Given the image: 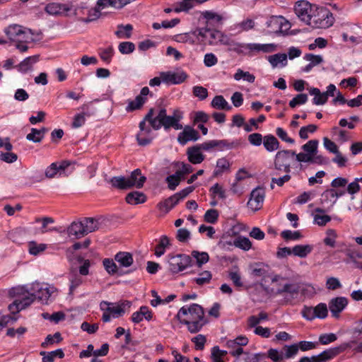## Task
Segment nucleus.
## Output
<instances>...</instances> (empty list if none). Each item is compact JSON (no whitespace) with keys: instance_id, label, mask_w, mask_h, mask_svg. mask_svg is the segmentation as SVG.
<instances>
[{"instance_id":"nucleus-38","label":"nucleus","mask_w":362,"mask_h":362,"mask_svg":"<svg viewBox=\"0 0 362 362\" xmlns=\"http://www.w3.org/2000/svg\"><path fill=\"white\" fill-rule=\"evenodd\" d=\"M309 93L310 95L315 96L313 100V103L316 105H324L328 100L327 96L324 94V92L321 93L320 89L317 88H310L309 89Z\"/></svg>"},{"instance_id":"nucleus-49","label":"nucleus","mask_w":362,"mask_h":362,"mask_svg":"<svg viewBox=\"0 0 362 362\" xmlns=\"http://www.w3.org/2000/svg\"><path fill=\"white\" fill-rule=\"evenodd\" d=\"M145 103L146 101H144L143 98L137 95L134 100L129 102L128 105L126 107V110L127 112H132L136 110H139Z\"/></svg>"},{"instance_id":"nucleus-23","label":"nucleus","mask_w":362,"mask_h":362,"mask_svg":"<svg viewBox=\"0 0 362 362\" xmlns=\"http://www.w3.org/2000/svg\"><path fill=\"white\" fill-rule=\"evenodd\" d=\"M348 300L344 297L332 298L329 303V310L334 317H339V313L346 308Z\"/></svg>"},{"instance_id":"nucleus-48","label":"nucleus","mask_w":362,"mask_h":362,"mask_svg":"<svg viewBox=\"0 0 362 362\" xmlns=\"http://www.w3.org/2000/svg\"><path fill=\"white\" fill-rule=\"evenodd\" d=\"M64 10L62 5L57 3L49 4L45 7L46 12L53 16L62 14L64 13Z\"/></svg>"},{"instance_id":"nucleus-42","label":"nucleus","mask_w":362,"mask_h":362,"mask_svg":"<svg viewBox=\"0 0 362 362\" xmlns=\"http://www.w3.org/2000/svg\"><path fill=\"white\" fill-rule=\"evenodd\" d=\"M110 183L112 187L119 189L131 188V185L128 184L127 177L123 176L113 177L110 180Z\"/></svg>"},{"instance_id":"nucleus-24","label":"nucleus","mask_w":362,"mask_h":362,"mask_svg":"<svg viewBox=\"0 0 362 362\" xmlns=\"http://www.w3.org/2000/svg\"><path fill=\"white\" fill-rule=\"evenodd\" d=\"M343 196V192L335 191L334 189L329 188L325 190L321 194V203L329 204L332 207L337 202L338 198Z\"/></svg>"},{"instance_id":"nucleus-11","label":"nucleus","mask_w":362,"mask_h":362,"mask_svg":"<svg viewBox=\"0 0 362 362\" xmlns=\"http://www.w3.org/2000/svg\"><path fill=\"white\" fill-rule=\"evenodd\" d=\"M193 34L197 37H201V41L204 44L216 45L221 41L222 37L221 32L215 28H204L195 30Z\"/></svg>"},{"instance_id":"nucleus-37","label":"nucleus","mask_w":362,"mask_h":362,"mask_svg":"<svg viewBox=\"0 0 362 362\" xmlns=\"http://www.w3.org/2000/svg\"><path fill=\"white\" fill-rule=\"evenodd\" d=\"M348 185V180L344 177H338L334 178L330 184L331 188L335 191L343 192V196L346 193V187Z\"/></svg>"},{"instance_id":"nucleus-17","label":"nucleus","mask_w":362,"mask_h":362,"mask_svg":"<svg viewBox=\"0 0 362 362\" xmlns=\"http://www.w3.org/2000/svg\"><path fill=\"white\" fill-rule=\"evenodd\" d=\"M139 132L136 134V140L138 144L140 146H146L149 144L153 138L151 136V134L152 132V128L150 124H146V122L142 120L140 122L139 125Z\"/></svg>"},{"instance_id":"nucleus-6","label":"nucleus","mask_w":362,"mask_h":362,"mask_svg":"<svg viewBox=\"0 0 362 362\" xmlns=\"http://www.w3.org/2000/svg\"><path fill=\"white\" fill-rule=\"evenodd\" d=\"M250 275L256 279H261V284H267L268 279L272 283H279V285L285 280L284 277L279 275H272L269 267L262 262H255L250 264Z\"/></svg>"},{"instance_id":"nucleus-18","label":"nucleus","mask_w":362,"mask_h":362,"mask_svg":"<svg viewBox=\"0 0 362 362\" xmlns=\"http://www.w3.org/2000/svg\"><path fill=\"white\" fill-rule=\"evenodd\" d=\"M183 117V113L178 109L173 110V114L171 116H168L161 124L165 130L170 128H173L176 130L182 129V125L180 123V120Z\"/></svg>"},{"instance_id":"nucleus-43","label":"nucleus","mask_w":362,"mask_h":362,"mask_svg":"<svg viewBox=\"0 0 362 362\" xmlns=\"http://www.w3.org/2000/svg\"><path fill=\"white\" fill-rule=\"evenodd\" d=\"M180 200L181 199H180L178 194L176 193L166 199L163 202L160 203L159 206L160 209L165 208L166 211H169L175 205H177Z\"/></svg>"},{"instance_id":"nucleus-51","label":"nucleus","mask_w":362,"mask_h":362,"mask_svg":"<svg viewBox=\"0 0 362 362\" xmlns=\"http://www.w3.org/2000/svg\"><path fill=\"white\" fill-rule=\"evenodd\" d=\"M248 343V339L245 336H239L233 340H229L227 341V346L228 348L235 349L236 346L241 347L245 346Z\"/></svg>"},{"instance_id":"nucleus-20","label":"nucleus","mask_w":362,"mask_h":362,"mask_svg":"<svg viewBox=\"0 0 362 362\" xmlns=\"http://www.w3.org/2000/svg\"><path fill=\"white\" fill-rule=\"evenodd\" d=\"M267 26L274 33H282L289 28V23L282 16H272L267 22Z\"/></svg>"},{"instance_id":"nucleus-50","label":"nucleus","mask_w":362,"mask_h":362,"mask_svg":"<svg viewBox=\"0 0 362 362\" xmlns=\"http://www.w3.org/2000/svg\"><path fill=\"white\" fill-rule=\"evenodd\" d=\"M268 319L267 313L264 312H261L259 313L258 316L252 315L247 320V323L249 327H256L258 324L261 322L262 320H265Z\"/></svg>"},{"instance_id":"nucleus-41","label":"nucleus","mask_w":362,"mask_h":362,"mask_svg":"<svg viewBox=\"0 0 362 362\" xmlns=\"http://www.w3.org/2000/svg\"><path fill=\"white\" fill-rule=\"evenodd\" d=\"M40 355L43 356L42 362H54L55 358H62L64 356V354L61 349L50 352L42 351Z\"/></svg>"},{"instance_id":"nucleus-22","label":"nucleus","mask_w":362,"mask_h":362,"mask_svg":"<svg viewBox=\"0 0 362 362\" xmlns=\"http://www.w3.org/2000/svg\"><path fill=\"white\" fill-rule=\"evenodd\" d=\"M67 258L69 262L73 264H82V265L79 267V273L83 276H86L89 273V267H90V261L88 259H84L80 255H76L73 250H69L66 255Z\"/></svg>"},{"instance_id":"nucleus-2","label":"nucleus","mask_w":362,"mask_h":362,"mask_svg":"<svg viewBox=\"0 0 362 362\" xmlns=\"http://www.w3.org/2000/svg\"><path fill=\"white\" fill-rule=\"evenodd\" d=\"M101 226L100 218L84 217L73 221L67 228L66 233L70 238L76 240L98 230Z\"/></svg>"},{"instance_id":"nucleus-47","label":"nucleus","mask_w":362,"mask_h":362,"mask_svg":"<svg viewBox=\"0 0 362 362\" xmlns=\"http://www.w3.org/2000/svg\"><path fill=\"white\" fill-rule=\"evenodd\" d=\"M299 293L305 298H311L316 293V291L311 284H299Z\"/></svg>"},{"instance_id":"nucleus-40","label":"nucleus","mask_w":362,"mask_h":362,"mask_svg":"<svg viewBox=\"0 0 362 362\" xmlns=\"http://www.w3.org/2000/svg\"><path fill=\"white\" fill-rule=\"evenodd\" d=\"M268 61L271 65L274 68L279 64L281 66H285L287 64V55L286 54H275L268 57Z\"/></svg>"},{"instance_id":"nucleus-58","label":"nucleus","mask_w":362,"mask_h":362,"mask_svg":"<svg viewBox=\"0 0 362 362\" xmlns=\"http://www.w3.org/2000/svg\"><path fill=\"white\" fill-rule=\"evenodd\" d=\"M211 192L212 196L215 197L218 196L220 199H224L226 198V191L221 185L218 183L214 185L209 189Z\"/></svg>"},{"instance_id":"nucleus-14","label":"nucleus","mask_w":362,"mask_h":362,"mask_svg":"<svg viewBox=\"0 0 362 362\" xmlns=\"http://www.w3.org/2000/svg\"><path fill=\"white\" fill-rule=\"evenodd\" d=\"M265 197L264 189L257 187L251 192L250 198L247 202V206L252 210L256 211L262 206Z\"/></svg>"},{"instance_id":"nucleus-59","label":"nucleus","mask_w":362,"mask_h":362,"mask_svg":"<svg viewBox=\"0 0 362 362\" xmlns=\"http://www.w3.org/2000/svg\"><path fill=\"white\" fill-rule=\"evenodd\" d=\"M8 238L18 245H21L23 241V234L21 228H16L8 233Z\"/></svg>"},{"instance_id":"nucleus-39","label":"nucleus","mask_w":362,"mask_h":362,"mask_svg":"<svg viewBox=\"0 0 362 362\" xmlns=\"http://www.w3.org/2000/svg\"><path fill=\"white\" fill-rule=\"evenodd\" d=\"M211 105L218 110H230L232 107L222 95H216L211 101Z\"/></svg>"},{"instance_id":"nucleus-28","label":"nucleus","mask_w":362,"mask_h":362,"mask_svg":"<svg viewBox=\"0 0 362 362\" xmlns=\"http://www.w3.org/2000/svg\"><path fill=\"white\" fill-rule=\"evenodd\" d=\"M129 185H131L132 187H136L138 189L141 188L146 180V177L141 175L140 169L137 168L132 172L130 176L127 177Z\"/></svg>"},{"instance_id":"nucleus-54","label":"nucleus","mask_w":362,"mask_h":362,"mask_svg":"<svg viewBox=\"0 0 362 362\" xmlns=\"http://www.w3.org/2000/svg\"><path fill=\"white\" fill-rule=\"evenodd\" d=\"M291 177L288 174H285L284 176H273L271 180L270 187L274 189V185L276 184L279 187H282L286 182L291 180Z\"/></svg>"},{"instance_id":"nucleus-32","label":"nucleus","mask_w":362,"mask_h":362,"mask_svg":"<svg viewBox=\"0 0 362 362\" xmlns=\"http://www.w3.org/2000/svg\"><path fill=\"white\" fill-rule=\"evenodd\" d=\"M263 145L265 149L269 152H273L280 147L279 141L272 134H267L264 136Z\"/></svg>"},{"instance_id":"nucleus-30","label":"nucleus","mask_w":362,"mask_h":362,"mask_svg":"<svg viewBox=\"0 0 362 362\" xmlns=\"http://www.w3.org/2000/svg\"><path fill=\"white\" fill-rule=\"evenodd\" d=\"M42 38V34L41 32L24 28V52L28 49V46L25 44L39 42Z\"/></svg>"},{"instance_id":"nucleus-63","label":"nucleus","mask_w":362,"mask_h":362,"mask_svg":"<svg viewBox=\"0 0 362 362\" xmlns=\"http://www.w3.org/2000/svg\"><path fill=\"white\" fill-rule=\"evenodd\" d=\"M308 100V95L305 93L298 94L290 102L289 106L292 108L296 105L305 104Z\"/></svg>"},{"instance_id":"nucleus-7","label":"nucleus","mask_w":362,"mask_h":362,"mask_svg":"<svg viewBox=\"0 0 362 362\" xmlns=\"http://www.w3.org/2000/svg\"><path fill=\"white\" fill-rule=\"evenodd\" d=\"M131 302L124 300L117 303H108L103 301L100 303V309L103 311L102 319L104 322H107L110 321L111 317L117 318L122 316L126 310V308H129Z\"/></svg>"},{"instance_id":"nucleus-3","label":"nucleus","mask_w":362,"mask_h":362,"mask_svg":"<svg viewBox=\"0 0 362 362\" xmlns=\"http://www.w3.org/2000/svg\"><path fill=\"white\" fill-rule=\"evenodd\" d=\"M56 291L54 287H44L38 282L24 285V309L36 299L47 303L49 298Z\"/></svg>"},{"instance_id":"nucleus-45","label":"nucleus","mask_w":362,"mask_h":362,"mask_svg":"<svg viewBox=\"0 0 362 362\" xmlns=\"http://www.w3.org/2000/svg\"><path fill=\"white\" fill-rule=\"evenodd\" d=\"M325 211L321 208L315 209V212L319 213V214L315 215L314 220L319 226H325L327 224V223L331 221V218L329 216L320 214L325 213Z\"/></svg>"},{"instance_id":"nucleus-25","label":"nucleus","mask_w":362,"mask_h":362,"mask_svg":"<svg viewBox=\"0 0 362 362\" xmlns=\"http://www.w3.org/2000/svg\"><path fill=\"white\" fill-rule=\"evenodd\" d=\"M240 47L249 49L251 52L264 53L272 52L276 50V45L274 44H257V43H248V44H239Z\"/></svg>"},{"instance_id":"nucleus-34","label":"nucleus","mask_w":362,"mask_h":362,"mask_svg":"<svg viewBox=\"0 0 362 362\" xmlns=\"http://www.w3.org/2000/svg\"><path fill=\"white\" fill-rule=\"evenodd\" d=\"M230 168V163L228 160L226 158H221L216 161V169L214 170L213 176H221L224 172L229 171Z\"/></svg>"},{"instance_id":"nucleus-61","label":"nucleus","mask_w":362,"mask_h":362,"mask_svg":"<svg viewBox=\"0 0 362 362\" xmlns=\"http://www.w3.org/2000/svg\"><path fill=\"white\" fill-rule=\"evenodd\" d=\"M337 238V233L334 230H328L327 232V237L324 239V243L325 245L330 247H334L336 246L339 247V245H335V239Z\"/></svg>"},{"instance_id":"nucleus-46","label":"nucleus","mask_w":362,"mask_h":362,"mask_svg":"<svg viewBox=\"0 0 362 362\" xmlns=\"http://www.w3.org/2000/svg\"><path fill=\"white\" fill-rule=\"evenodd\" d=\"M346 255L356 264L358 267L362 268V250H346Z\"/></svg>"},{"instance_id":"nucleus-35","label":"nucleus","mask_w":362,"mask_h":362,"mask_svg":"<svg viewBox=\"0 0 362 362\" xmlns=\"http://www.w3.org/2000/svg\"><path fill=\"white\" fill-rule=\"evenodd\" d=\"M115 259L124 267H130L134 262L132 255L127 252H119L115 256Z\"/></svg>"},{"instance_id":"nucleus-33","label":"nucleus","mask_w":362,"mask_h":362,"mask_svg":"<svg viewBox=\"0 0 362 362\" xmlns=\"http://www.w3.org/2000/svg\"><path fill=\"white\" fill-rule=\"evenodd\" d=\"M125 199L128 204L136 205L144 203L146 201V197L143 192L134 191L127 194Z\"/></svg>"},{"instance_id":"nucleus-26","label":"nucleus","mask_w":362,"mask_h":362,"mask_svg":"<svg viewBox=\"0 0 362 362\" xmlns=\"http://www.w3.org/2000/svg\"><path fill=\"white\" fill-rule=\"evenodd\" d=\"M160 77L162 78V81L164 83L170 84H180L185 81V80L187 78V75L184 72L177 74L168 71L161 72Z\"/></svg>"},{"instance_id":"nucleus-29","label":"nucleus","mask_w":362,"mask_h":362,"mask_svg":"<svg viewBox=\"0 0 362 362\" xmlns=\"http://www.w3.org/2000/svg\"><path fill=\"white\" fill-rule=\"evenodd\" d=\"M187 155L189 161L192 164H199L205 158V156L201 153V149L197 145L188 148Z\"/></svg>"},{"instance_id":"nucleus-15","label":"nucleus","mask_w":362,"mask_h":362,"mask_svg":"<svg viewBox=\"0 0 362 362\" xmlns=\"http://www.w3.org/2000/svg\"><path fill=\"white\" fill-rule=\"evenodd\" d=\"M4 33L8 38L16 42V47L23 52V43L20 37L23 35V26L18 24H12L4 29Z\"/></svg>"},{"instance_id":"nucleus-4","label":"nucleus","mask_w":362,"mask_h":362,"mask_svg":"<svg viewBox=\"0 0 362 362\" xmlns=\"http://www.w3.org/2000/svg\"><path fill=\"white\" fill-rule=\"evenodd\" d=\"M296 152L292 150L279 151L274 157L273 176H279L281 173L288 174L291 173V160Z\"/></svg>"},{"instance_id":"nucleus-8","label":"nucleus","mask_w":362,"mask_h":362,"mask_svg":"<svg viewBox=\"0 0 362 362\" xmlns=\"http://www.w3.org/2000/svg\"><path fill=\"white\" fill-rule=\"evenodd\" d=\"M355 343V341L344 342L338 346L327 349L317 356H312V362H327L347 349L351 348Z\"/></svg>"},{"instance_id":"nucleus-27","label":"nucleus","mask_w":362,"mask_h":362,"mask_svg":"<svg viewBox=\"0 0 362 362\" xmlns=\"http://www.w3.org/2000/svg\"><path fill=\"white\" fill-rule=\"evenodd\" d=\"M202 17L206 20V28H218L222 24L223 17L211 11H205L202 13Z\"/></svg>"},{"instance_id":"nucleus-52","label":"nucleus","mask_w":362,"mask_h":362,"mask_svg":"<svg viewBox=\"0 0 362 362\" xmlns=\"http://www.w3.org/2000/svg\"><path fill=\"white\" fill-rule=\"evenodd\" d=\"M113 54L114 49L112 46L105 49H100L99 50V56L100 59L107 63H110L111 62Z\"/></svg>"},{"instance_id":"nucleus-44","label":"nucleus","mask_w":362,"mask_h":362,"mask_svg":"<svg viewBox=\"0 0 362 362\" xmlns=\"http://www.w3.org/2000/svg\"><path fill=\"white\" fill-rule=\"evenodd\" d=\"M133 26L131 24H127L126 25H119L117 26V30L115 32V35L119 38H130L132 36V31Z\"/></svg>"},{"instance_id":"nucleus-57","label":"nucleus","mask_w":362,"mask_h":362,"mask_svg":"<svg viewBox=\"0 0 362 362\" xmlns=\"http://www.w3.org/2000/svg\"><path fill=\"white\" fill-rule=\"evenodd\" d=\"M62 340L59 332H56L54 335L49 334L47 336L44 342L42 343L43 348H47L49 345L53 344L54 343H59Z\"/></svg>"},{"instance_id":"nucleus-9","label":"nucleus","mask_w":362,"mask_h":362,"mask_svg":"<svg viewBox=\"0 0 362 362\" xmlns=\"http://www.w3.org/2000/svg\"><path fill=\"white\" fill-rule=\"evenodd\" d=\"M168 263L170 270L173 273H178L191 266L192 259L185 254L171 255Z\"/></svg>"},{"instance_id":"nucleus-62","label":"nucleus","mask_w":362,"mask_h":362,"mask_svg":"<svg viewBox=\"0 0 362 362\" xmlns=\"http://www.w3.org/2000/svg\"><path fill=\"white\" fill-rule=\"evenodd\" d=\"M267 357L273 362H282L284 356L276 349H270L267 351Z\"/></svg>"},{"instance_id":"nucleus-64","label":"nucleus","mask_w":362,"mask_h":362,"mask_svg":"<svg viewBox=\"0 0 362 362\" xmlns=\"http://www.w3.org/2000/svg\"><path fill=\"white\" fill-rule=\"evenodd\" d=\"M316 313V317L324 319L327 316L328 310L327 306L325 303H320L317 306L314 307Z\"/></svg>"},{"instance_id":"nucleus-10","label":"nucleus","mask_w":362,"mask_h":362,"mask_svg":"<svg viewBox=\"0 0 362 362\" xmlns=\"http://www.w3.org/2000/svg\"><path fill=\"white\" fill-rule=\"evenodd\" d=\"M316 6L306 1H298L294 7L295 13L300 21L309 25Z\"/></svg>"},{"instance_id":"nucleus-55","label":"nucleus","mask_w":362,"mask_h":362,"mask_svg":"<svg viewBox=\"0 0 362 362\" xmlns=\"http://www.w3.org/2000/svg\"><path fill=\"white\" fill-rule=\"evenodd\" d=\"M317 140H310L306 144L302 146V149L308 153L315 155L317 152Z\"/></svg>"},{"instance_id":"nucleus-5","label":"nucleus","mask_w":362,"mask_h":362,"mask_svg":"<svg viewBox=\"0 0 362 362\" xmlns=\"http://www.w3.org/2000/svg\"><path fill=\"white\" fill-rule=\"evenodd\" d=\"M335 18L326 7L316 6L310 26L313 28L326 29L333 25Z\"/></svg>"},{"instance_id":"nucleus-56","label":"nucleus","mask_w":362,"mask_h":362,"mask_svg":"<svg viewBox=\"0 0 362 362\" xmlns=\"http://www.w3.org/2000/svg\"><path fill=\"white\" fill-rule=\"evenodd\" d=\"M218 212L216 209H209L204 214V221L207 223L214 224L217 222L218 218Z\"/></svg>"},{"instance_id":"nucleus-53","label":"nucleus","mask_w":362,"mask_h":362,"mask_svg":"<svg viewBox=\"0 0 362 362\" xmlns=\"http://www.w3.org/2000/svg\"><path fill=\"white\" fill-rule=\"evenodd\" d=\"M103 264L105 269L110 275H114L117 272L118 268L115 262L112 259H104Z\"/></svg>"},{"instance_id":"nucleus-12","label":"nucleus","mask_w":362,"mask_h":362,"mask_svg":"<svg viewBox=\"0 0 362 362\" xmlns=\"http://www.w3.org/2000/svg\"><path fill=\"white\" fill-rule=\"evenodd\" d=\"M8 310L12 315L0 314V330L6 327L10 322L16 321L19 316H16L21 310H23L22 300L18 298L9 305Z\"/></svg>"},{"instance_id":"nucleus-60","label":"nucleus","mask_w":362,"mask_h":362,"mask_svg":"<svg viewBox=\"0 0 362 362\" xmlns=\"http://www.w3.org/2000/svg\"><path fill=\"white\" fill-rule=\"evenodd\" d=\"M119 51L123 54H128L134 52L135 45L132 42H122L118 46Z\"/></svg>"},{"instance_id":"nucleus-31","label":"nucleus","mask_w":362,"mask_h":362,"mask_svg":"<svg viewBox=\"0 0 362 362\" xmlns=\"http://www.w3.org/2000/svg\"><path fill=\"white\" fill-rule=\"evenodd\" d=\"M145 318L147 320H150L152 318L151 312L146 306H141L140 310L132 314V320L134 323H139Z\"/></svg>"},{"instance_id":"nucleus-19","label":"nucleus","mask_w":362,"mask_h":362,"mask_svg":"<svg viewBox=\"0 0 362 362\" xmlns=\"http://www.w3.org/2000/svg\"><path fill=\"white\" fill-rule=\"evenodd\" d=\"M182 129L183 131L180 132L177 136V141L180 144L184 146L189 141H196L199 139L198 131L193 127L187 125Z\"/></svg>"},{"instance_id":"nucleus-21","label":"nucleus","mask_w":362,"mask_h":362,"mask_svg":"<svg viewBox=\"0 0 362 362\" xmlns=\"http://www.w3.org/2000/svg\"><path fill=\"white\" fill-rule=\"evenodd\" d=\"M227 239L228 238H223V240L221 241L224 246L228 245L239 249H250L252 247V243L248 238L238 235L230 237L228 240Z\"/></svg>"},{"instance_id":"nucleus-1","label":"nucleus","mask_w":362,"mask_h":362,"mask_svg":"<svg viewBox=\"0 0 362 362\" xmlns=\"http://www.w3.org/2000/svg\"><path fill=\"white\" fill-rule=\"evenodd\" d=\"M176 317L181 324L187 326V330L191 334L198 333L208 322L204 309L196 303L182 307L176 315Z\"/></svg>"},{"instance_id":"nucleus-36","label":"nucleus","mask_w":362,"mask_h":362,"mask_svg":"<svg viewBox=\"0 0 362 362\" xmlns=\"http://www.w3.org/2000/svg\"><path fill=\"white\" fill-rule=\"evenodd\" d=\"M240 144L238 140L230 141L228 139L216 140V148L219 151L230 150L238 148Z\"/></svg>"},{"instance_id":"nucleus-16","label":"nucleus","mask_w":362,"mask_h":362,"mask_svg":"<svg viewBox=\"0 0 362 362\" xmlns=\"http://www.w3.org/2000/svg\"><path fill=\"white\" fill-rule=\"evenodd\" d=\"M35 222L42 223V226L40 228H37V227H33L32 226H30L28 227L26 233L30 235H36L38 233H45L49 231L56 230L55 228H48V225L50 223H53L54 222V218L52 217H43V218H36Z\"/></svg>"},{"instance_id":"nucleus-13","label":"nucleus","mask_w":362,"mask_h":362,"mask_svg":"<svg viewBox=\"0 0 362 362\" xmlns=\"http://www.w3.org/2000/svg\"><path fill=\"white\" fill-rule=\"evenodd\" d=\"M276 292L279 294H283L286 303L291 304L299 293V284L285 283L281 288L277 289Z\"/></svg>"}]
</instances>
